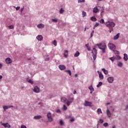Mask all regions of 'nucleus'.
Returning <instances> with one entry per match:
<instances>
[{"label":"nucleus","instance_id":"obj_17","mask_svg":"<svg viewBox=\"0 0 128 128\" xmlns=\"http://www.w3.org/2000/svg\"><path fill=\"white\" fill-rule=\"evenodd\" d=\"M36 38L38 40L40 41V40H42V38H42V35H38L36 36Z\"/></svg>","mask_w":128,"mask_h":128},{"label":"nucleus","instance_id":"obj_58","mask_svg":"<svg viewBox=\"0 0 128 128\" xmlns=\"http://www.w3.org/2000/svg\"><path fill=\"white\" fill-rule=\"evenodd\" d=\"M24 6H23V8L20 9V12H24Z\"/></svg>","mask_w":128,"mask_h":128},{"label":"nucleus","instance_id":"obj_36","mask_svg":"<svg viewBox=\"0 0 128 128\" xmlns=\"http://www.w3.org/2000/svg\"><path fill=\"white\" fill-rule=\"evenodd\" d=\"M52 44H53L55 46H56L58 44L56 42V40H54L53 42H52Z\"/></svg>","mask_w":128,"mask_h":128},{"label":"nucleus","instance_id":"obj_15","mask_svg":"<svg viewBox=\"0 0 128 128\" xmlns=\"http://www.w3.org/2000/svg\"><path fill=\"white\" fill-rule=\"evenodd\" d=\"M120 34H117L115 36H114V40H118V38H120Z\"/></svg>","mask_w":128,"mask_h":128},{"label":"nucleus","instance_id":"obj_6","mask_svg":"<svg viewBox=\"0 0 128 128\" xmlns=\"http://www.w3.org/2000/svg\"><path fill=\"white\" fill-rule=\"evenodd\" d=\"M92 104L88 101H86L84 104V106H92Z\"/></svg>","mask_w":128,"mask_h":128},{"label":"nucleus","instance_id":"obj_29","mask_svg":"<svg viewBox=\"0 0 128 128\" xmlns=\"http://www.w3.org/2000/svg\"><path fill=\"white\" fill-rule=\"evenodd\" d=\"M85 46H86L89 52L91 50L90 46H88V44H86Z\"/></svg>","mask_w":128,"mask_h":128},{"label":"nucleus","instance_id":"obj_43","mask_svg":"<svg viewBox=\"0 0 128 128\" xmlns=\"http://www.w3.org/2000/svg\"><path fill=\"white\" fill-rule=\"evenodd\" d=\"M14 28V25H10L8 26V28L10 29V30H12V28Z\"/></svg>","mask_w":128,"mask_h":128},{"label":"nucleus","instance_id":"obj_3","mask_svg":"<svg viewBox=\"0 0 128 128\" xmlns=\"http://www.w3.org/2000/svg\"><path fill=\"white\" fill-rule=\"evenodd\" d=\"M108 46L109 48L113 50V52H114V50L116 48V45L112 43H108Z\"/></svg>","mask_w":128,"mask_h":128},{"label":"nucleus","instance_id":"obj_61","mask_svg":"<svg viewBox=\"0 0 128 128\" xmlns=\"http://www.w3.org/2000/svg\"><path fill=\"white\" fill-rule=\"evenodd\" d=\"M117 54H120V52L116 50Z\"/></svg>","mask_w":128,"mask_h":128},{"label":"nucleus","instance_id":"obj_26","mask_svg":"<svg viewBox=\"0 0 128 128\" xmlns=\"http://www.w3.org/2000/svg\"><path fill=\"white\" fill-rule=\"evenodd\" d=\"M99 78L100 80H104V75L102 74V72L99 73Z\"/></svg>","mask_w":128,"mask_h":128},{"label":"nucleus","instance_id":"obj_9","mask_svg":"<svg viewBox=\"0 0 128 128\" xmlns=\"http://www.w3.org/2000/svg\"><path fill=\"white\" fill-rule=\"evenodd\" d=\"M114 77H108L107 78V80L108 82H109V84H112V82H114Z\"/></svg>","mask_w":128,"mask_h":128},{"label":"nucleus","instance_id":"obj_47","mask_svg":"<svg viewBox=\"0 0 128 128\" xmlns=\"http://www.w3.org/2000/svg\"><path fill=\"white\" fill-rule=\"evenodd\" d=\"M84 2H86V0H78V3Z\"/></svg>","mask_w":128,"mask_h":128},{"label":"nucleus","instance_id":"obj_53","mask_svg":"<svg viewBox=\"0 0 128 128\" xmlns=\"http://www.w3.org/2000/svg\"><path fill=\"white\" fill-rule=\"evenodd\" d=\"M70 120L71 122H74L75 119H74V118H72L70 119Z\"/></svg>","mask_w":128,"mask_h":128},{"label":"nucleus","instance_id":"obj_63","mask_svg":"<svg viewBox=\"0 0 128 128\" xmlns=\"http://www.w3.org/2000/svg\"><path fill=\"white\" fill-rule=\"evenodd\" d=\"M2 76L0 75V80H2Z\"/></svg>","mask_w":128,"mask_h":128},{"label":"nucleus","instance_id":"obj_16","mask_svg":"<svg viewBox=\"0 0 128 128\" xmlns=\"http://www.w3.org/2000/svg\"><path fill=\"white\" fill-rule=\"evenodd\" d=\"M37 27L38 28H44V24H38L37 26Z\"/></svg>","mask_w":128,"mask_h":128},{"label":"nucleus","instance_id":"obj_40","mask_svg":"<svg viewBox=\"0 0 128 128\" xmlns=\"http://www.w3.org/2000/svg\"><path fill=\"white\" fill-rule=\"evenodd\" d=\"M94 30H92V32L90 33V38H92L94 36Z\"/></svg>","mask_w":128,"mask_h":128},{"label":"nucleus","instance_id":"obj_5","mask_svg":"<svg viewBox=\"0 0 128 128\" xmlns=\"http://www.w3.org/2000/svg\"><path fill=\"white\" fill-rule=\"evenodd\" d=\"M5 62L8 64H12V59L10 58H7L5 60Z\"/></svg>","mask_w":128,"mask_h":128},{"label":"nucleus","instance_id":"obj_1","mask_svg":"<svg viewBox=\"0 0 128 128\" xmlns=\"http://www.w3.org/2000/svg\"><path fill=\"white\" fill-rule=\"evenodd\" d=\"M105 24L109 28H114V26H116V24H114V22H110V21H108L107 22H106Z\"/></svg>","mask_w":128,"mask_h":128},{"label":"nucleus","instance_id":"obj_28","mask_svg":"<svg viewBox=\"0 0 128 128\" xmlns=\"http://www.w3.org/2000/svg\"><path fill=\"white\" fill-rule=\"evenodd\" d=\"M68 102H74V98L68 97Z\"/></svg>","mask_w":128,"mask_h":128},{"label":"nucleus","instance_id":"obj_18","mask_svg":"<svg viewBox=\"0 0 128 128\" xmlns=\"http://www.w3.org/2000/svg\"><path fill=\"white\" fill-rule=\"evenodd\" d=\"M26 82H29V84H34V81H32V79L27 78Z\"/></svg>","mask_w":128,"mask_h":128},{"label":"nucleus","instance_id":"obj_24","mask_svg":"<svg viewBox=\"0 0 128 128\" xmlns=\"http://www.w3.org/2000/svg\"><path fill=\"white\" fill-rule=\"evenodd\" d=\"M90 20H92V22H96L97 20L96 18L94 16L91 17Z\"/></svg>","mask_w":128,"mask_h":128},{"label":"nucleus","instance_id":"obj_39","mask_svg":"<svg viewBox=\"0 0 128 128\" xmlns=\"http://www.w3.org/2000/svg\"><path fill=\"white\" fill-rule=\"evenodd\" d=\"M98 122V124H102L104 122V120H102V119H100Z\"/></svg>","mask_w":128,"mask_h":128},{"label":"nucleus","instance_id":"obj_42","mask_svg":"<svg viewBox=\"0 0 128 128\" xmlns=\"http://www.w3.org/2000/svg\"><path fill=\"white\" fill-rule=\"evenodd\" d=\"M103 126H105V128H106L107 126H108V122H105L103 124Z\"/></svg>","mask_w":128,"mask_h":128},{"label":"nucleus","instance_id":"obj_60","mask_svg":"<svg viewBox=\"0 0 128 128\" xmlns=\"http://www.w3.org/2000/svg\"><path fill=\"white\" fill-rule=\"evenodd\" d=\"M2 64L0 63V68H2Z\"/></svg>","mask_w":128,"mask_h":128},{"label":"nucleus","instance_id":"obj_32","mask_svg":"<svg viewBox=\"0 0 128 128\" xmlns=\"http://www.w3.org/2000/svg\"><path fill=\"white\" fill-rule=\"evenodd\" d=\"M102 86V82H100L96 86L97 88H100V86Z\"/></svg>","mask_w":128,"mask_h":128},{"label":"nucleus","instance_id":"obj_54","mask_svg":"<svg viewBox=\"0 0 128 128\" xmlns=\"http://www.w3.org/2000/svg\"><path fill=\"white\" fill-rule=\"evenodd\" d=\"M99 25H100V24L96 22L94 25V26H96V28L97 26H98Z\"/></svg>","mask_w":128,"mask_h":128},{"label":"nucleus","instance_id":"obj_48","mask_svg":"<svg viewBox=\"0 0 128 128\" xmlns=\"http://www.w3.org/2000/svg\"><path fill=\"white\" fill-rule=\"evenodd\" d=\"M116 58H117V60H122V57H120V56L118 55L116 56Z\"/></svg>","mask_w":128,"mask_h":128},{"label":"nucleus","instance_id":"obj_62","mask_svg":"<svg viewBox=\"0 0 128 128\" xmlns=\"http://www.w3.org/2000/svg\"><path fill=\"white\" fill-rule=\"evenodd\" d=\"M114 60H118V59H117V57H116V56L114 57Z\"/></svg>","mask_w":128,"mask_h":128},{"label":"nucleus","instance_id":"obj_56","mask_svg":"<svg viewBox=\"0 0 128 128\" xmlns=\"http://www.w3.org/2000/svg\"><path fill=\"white\" fill-rule=\"evenodd\" d=\"M20 8V6H17L16 9V10H19Z\"/></svg>","mask_w":128,"mask_h":128},{"label":"nucleus","instance_id":"obj_4","mask_svg":"<svg viewBox=\"0 0 128 128\" xmlns=\"http://www.w3.org/2000/svg\"><path fill=\"white\" fill-rule=\"evenodd\" d=\"M47 117L49 122H52L53 119H52V114L50 112H48L47 114Z\"/></svg>","mask_w":128,"mask_h":128},{"label":"nucleus","instance_id":"obj_21","mask_svg":"<svg viewBox=\"0 0 128 128\" xmlns=\"http://www.w3.org/2000/svg\"><path fill=\"white\" fill-rule=\"evenodd\" d=\"M34 120H40L42 118V116L40 115H38V116H36L34 117Z\"/></svg>","mask_w":128,"mask_h":128},{"label":"nucleus","instance_id":"obj_57","mask_svg":"<svg viewBox=\"0 0 128 128\" xmlns=\"http://www.w3.org/2000/svg\"><path fill=\"white\" fill-rule=\"evenodd\" d=\"M46 62H48V60H50V58H47L45 59Z\"/></svg>","mask_w":128,"mask_h":128},{"label":"nucleus","instance_id":"obj_23","mask_svg":"<svg viewBox=\"0 0 128 128\" xmlns=\"http://www.w3.org/2000/svg\"><path fill=\"white\" fill-rule=\"evenodd\" d=\"M66 100H67V99L65 97H62L61 98V102H66Z\"/></svg>","mask_w":128,"mask_h":128},{"label":"nucleus","instance_id":"obj_2","mask_svg":"<svg viewBox=\"0 0 128 128\" xmlns=\"http://www.w3.org/2000/svg\"><path fill=\"white\" fill-rule=\"evenodd\" d=\"M93 50L92 52V54L93 60L94 62L95 60H96V54H98V50L96 48H93Z\"/></svg>","mask_w":128,"mask_h":128},{"label":"nucleus","instance_id":"obj_27","mask_svg":"<svg viewBox=\"0 0 128 128\" xmlns=\"http://www.w3.org/2000/svg\"><path fill=\"white\" fill-rule=\"evenodd\" d=\"M68 50H65L64 53V58H68Z\"/></svg>","mask_w":128,"mask_h":128},{"label":"nucleus","instance_id":"obj_14","mask_svg":"<svg viewBox=\"0 0 128 128\" xmlns=\"http://www.w3.org/2000/svg\"><path fill=\"white\" fill-rule=\"evenodd\" d=\"M98 10H100L98 8V6H95L93 9V12L94 14H96L98 12Z\"/></svg>","mask_w":128,"mask_h":128},{"label":"nucleus","instance_id":"obj_31","mask_svg":"<svg viewBox=\"0 0 128 128\" xmlns=\"http://www.w3.org/2000/svg\"><path fill=\"white\" fill-rule=\"evenodd\" d=\"M65 72H68L69 76H72V71L70 70H66Z\"/></svg>","mask_w":128,"mask_h":128},{"label":"nucleus","instance_id":"obj_30","mask_svg":"<svg viewBox=\"0 0 128 128\" xmlns=\"http://www.w3.org/2000/svg\"><path fill=\"white\" fill-rule=\"evenodd\" d=\"M60 14H64V8H61L60 10V12H59Z\"/></svg>","mask_w":128,"mask_h":128},{"label":"nucleus","instance_id":"obj_37","mask_svg":"<svg viewBox=\"0 0 128 128\" xmlns=\"http://www.w3.org/2000/svg\"><path fill=\"white\" fill-rule=\"evenodd\" d=\"M102 48H104V53H106V45H102Z\"/></svg>","mask_w":128,"mask_h":128},{"label":"nucleus","instance_id":"obj_44","mask_svg":"<svg viewBox=\"0 0 128 128\" xmlns=\"http://www.w3.org/2000/svg\"><path fill=\"white\" fill-rule=\"evenodd\" d=\"M109 60H111V62H114V57H111L109 58Z\"/></svg>","mask_w":128,"mask_h":128},{"label":"nucleus","instance_id":"obj_46","mask_svg":"<svg viewBox=\"0 0 128 128\" xmlns=\"http://www.w3.org/2000/svg\"><path fill=\"white\" fill-rule=\"evenodd\" d=\"M60 124L61 126H64V121L62 120H60Z\"/></svg>","mask_w":128,"mask_h":128},{"label":"nucleus","instance_id":"obj_13","mask_svg":"<svg viewBox=\"0 0 128 128\" xmlns=\"http://www.w3.org/2000/svg\"><path fill=\"white\" fill-rule=\"evenodd\" d=\"M58 68L60 70H66V67L64 65H59Z\"/></svg>","mask_w":128,"mask_h":128},{"label":"nucleus","instance_id":"obj_20","mask_svg":"<svg viewBox=\"0 0 128 128\" xmlns=\"http://www.w3.org/2000/svg\"><path fill=\"white\" fill-rule=\"evenodd\" d=\"M124 60L125 62H127L128 58V54H124Z\"/></svg>","mask_w":128,"mask_h":128},{"label":"nucleus","instance_id":"obj_35","mask_svg":"<svg viewBox=\"0 0 128 128\" xmlns=\"http://www.w3.org/2000/svg\"><path fill=\"white\" fill-rule=\"evenodd\" d=\"M118 66H119V68H122V62H118Z\"/></svg>","mask_w":128,"mask_h":128},{"label":"nucleus","instance_id":"obj_34","mask_svg":"<svg viewBox=\"0 0 128 128\" xmlns=\"http://www.w3.org/2000/svg\"><path fill=\"white\" fill-rule=\"evenodd\" d=\"M82 18H84V16H86V12L83 11L82 12Z\"/></svg>","mask_w":128,"mask_h":128},{"label":"nucleus","instance_id":"obj_25","mask_svg":"<svg viewBox=\"0 0 128 128\" xmlns=\"http://www.w3.org/2000/svg\"><path fill=\"white\" fill-rule=\"evenodd\" d=\"M80 53L78 51H77L74 54V58H78V56H80Z\"/></svg>","mask_w":128,"mask_h":128},{"label":"nucleus","instance_id":"obj_22","mask_svg":"<svg viewBox=\"0 0 128 128\" xmlns=\"http://www.w3.org/2000/svg\"><path fill=\"white\" fill-rule=\"evenodd\" d=\"M102 70L104 72V74H108V71L104 68H102Z\"/></svg>","mask_w":128,"mask_h":128},{"label":"nucleus","instance_id":"obj_12","mask_svg":"<svg viewBox=\"0 0 128 128\" xmlns=\"http://www.w3.org/2000/svg\"><path fill=\"white\" fill-rule=\"evenodd\" d=\"M88 88L90 90V94H92V92H94V88L92 85H91L90 86H88Z\"/></svg>","mask_w":128,"mask_h":128},{"label":"nucleus","instance_id":"obj_8","mask_svg":"<svg viewBox=\"0 0 128 128\" xmlns=\"http://www.w3.org/2000/svg\"><path fill=\"white\" fill-rule=\"evenodd\" d=\"M14 108V106H3V108L4 112H6V110H8V108Z\"/></svg>","mask_w":128,"mask_h":128},{"label":"nucleus","instance_id":"obj_55","mask_svg":"<svg viewBox=\"0 0 128 128\" xmlns=\"http://www.w3.org/2000/svg\"><path fill=\"white\" fill-rule=\"evenodd\" d=\"M21 128H26V126L25 125L22 124L21 126Z\"/></svg>","mask_w":128,"mask_h":128},{"label":"nucleus","instance_id":"obj_50","mask_svg":"<svg viewBox=\"0 0 128 128\" xmlns=\"http://www.w3.org/2000/svg\"><path fill=\"white\" fill-rule=\"evenodd\" d=\"M70 103H71V102H70V101H68V100H67L66 104H67V106H70Z\"/></svg>","mask_w":128,"mask_h":128},{"label":"nucleus","instance_id":"obj_59","mask_svg":"<svg viewBox=\"0 0 128 128\" xmlns=\"http://www.w3.org/2000/svg\"><path fill=\"white\" fill-rule=\"evenodd\" d=\"M74 94H76V90H74Z\"/></svg>","mask_w":128,"mask_h":128},{"label":"nucleus","instance_id":"obj_52","mask_svg":"<svg viewBox=\"0 0 128 128\" xmlns=\"http://www.w3.org/2000/svg\"><path fill=\"white\" fill-rule=\"evenodd\" d=\"M60 109H58L56 110V112H57V114H60Z\"/></svg>","mask_w":128,"mask_h":128},{"label":"nucleus","instance_id":"obj_45","mask_svg":"<svg viewBox=\"0 0 128 128\" xmlns=\"http://www.w3.org/2000/svg\"><path fill=\"white\" fill-rule=\"evenodd\" d=\"M63 108H64V110H68V107H66V106L64 105Z\"/></svg>","mask_w":128,"mask_h":128},{"label":"nucleus","instance_id":"obj_41","mask_svg":"<svg viewBox=\"0 0 128 128\" xmlns=\"http://www.w3.org/2000/svg\"><path fill=\"white\" fill-rule=\"evenodd\" d=\"M52 22H58V19H56V18H52Z\"/></svg>","mask_w":128,"mask_h":128},{"label":"nucleus","instance_id":"obj_7","mask_svg":"<svg viewBox=\"0 0 128 128\" xmlns=\"http://www.w3.org/2000/svg\"><path fill=\"white\" fill-rule=\"evenodd\" d=\"M96 46H98V48H100V50H102L103 54H104V52H105L104 51V48H102V43L97 44H96Z\"/></svg>","mask_w":128,"mask_h":128},{"label":"nucleus","instance_id":"obj_51","mask_svg":"<svg viewBox=\"0 0 128 128\" xmlns=\"http://www.w3.org/2000/svg\"><path fill=\"white\" fill-rule=\"evenodd\" d=\"M104 12V8H102V9L100 10V14H102V12Z\"/></svg>","mask_w":128,"mask_h":128},{"label":"nucleus","instance_id":"obj_19","mask_svg":"<svg viewBox=\"0 0 128 128\" xmlns=\"http://www.w3.org/2000/svg\"><path fill=\"white\" fill-rule=\"evenodd\" d=\"M106 114H107V116L109 118H110V116H112V114L110 113V111L108 109H107L106 110Z\"/></svg>","mask_w":128,"mask_h":128},{"label":"nucleus","instance_id":"obj_64","mask_svg":"<svg viewBox=\"0 0 128 128\" xmlns=\"http://www.w3.org/2000/svg\"><path fill=\"white\" fill-rule=\"evenodd\" d=\"M112 128H116V125H113Z\"/></svg>","mask_w":128,"mask_h":128},{"label":"nucleus","instance_id":"obj_11","mask_svg":"<svg viewBox=\"0 0 128 128\" xmlns=\"http://www.w3.org/2000/svg\"><path fill=\"white\" fill-rule=\"evenodd\" d=\"M2 126H4V128H10V124H8V122L2 123Z\"/></svg>","mask_w":128,"mask_h":128},{"label":"nucleus","instance_id":"obj_38","mask_svg":"<svg viewBox=\"0 0 128 128\" xmlns=\"http://www.w3.org/2000/svg\"><path fill=\"white\" fill-rule=\"evenodd\" d=\"M100 22V24H106V23L104 22V18H102Z\"/></svg>","mask_w":128,"mask_h":128},{"label":"nucleus","instance_id":"obj_33","mask_svg":"<svg viewBox=\"0 0 128 128\" xmlns=\"http://www.w3.org/2000/svg\"><path fill=\"white\" fill-rule=\"evenodd\" d=\"M97 112H98V114H102V109L98 108L97 110Z\"/></svg>","mask_w":128,"mask_h":128},{"label":"nucleus","instance_id":"obj_10","mask_svg":"<svg viewBox=\"0 0 128 128\" xmlns=\"http://www.w3.org/2000/svg\"><path fill=\"white\" fill-rule=\"evenodd\" d=\"M33 92H36V94L40 92V88H38V86H36L33 90Z\"/></svg>","mask_w":128,"mask_h":128},{"label":"nucleus","instance_id":"obj_49","mask_svg":"<svg viewBox=\"0 0 128 128\" xmlns=\"http://www.w3.org/2000/svg\"><path fill=\"white\" fill-rule=\"evenodd\" d=\"M114 32V28H109V32Z\"/></svg>","mask_w":128,"mask_h":128}]
</instances>
